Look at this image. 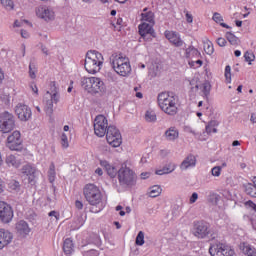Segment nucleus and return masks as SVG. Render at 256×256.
<instances>
[{
  "label": "nucleus",
  "instance_id": "nucleus-36",
  "mask_svg": "<svg viewBox=\"0 0 256 256\" xmlns=\"http://www.w3.org/2000/svg\"><path fill=\"white\" fill-rule=\"evenodd\" d=\"M213 21H215V23H219V25H221V27H224V29H231L229 25H227L226 23H223V16H221L217 12L213 14Z\"/></svg>",
  "mask_w": 256,
  "mask_h": 256
},
{
  "label": "nucleus",
  "instance_id": "nucleus-61",
  "mask_svg": "<svg viewBox=\"0 0 256 256\" xmlns=\"http://www.w3.org/2000/svg\"><path fill=\"white\" fill-rule=\"evenodd\" d=\"M150 175L151 174L149 172H143L141 173L140 177L141 179H149Z\"/></svg>",
  "mask_w": 256,
  "mask_h": 256
},
{
  "label": "nucleus",
  "instance_id": "nucleus-34",
  "mask_svg": "<svg viewBox=\"0 0 256 256\" xmlns=\"http://www.w3.org/2000/svg\"><path fill=\"white\" fill-rule=\"evenodd\" d=\"M244 189L247 195L256 199V186H253V183H247L244 185Z\"/></svg>",
  "mask_w": 256,
  "mask_h": 256
},
{
  "label": "nucleus",
  "instance_id": "nucleus-24",
  "mask_svg": "<svg viewBox=\"0 0 256 256\" xmlns=\"http://www.w3.org/2000/svg\"><path fill=\"white\" fill-rule=\"evenodd\" d=\"M141 21H143V23H148L149 25H155V13L148 11V8H144L143 13L141 14Z\"/></svg>",
  "mask_w": 256,
  "mask_h": 256
},
{
  "label": "nucleus",
  "instance_id": "nucleus-28",
  "mask_svg": "<svg viewBox=\"0 0 256 256\" xmlns=\"http://www.w3.org/2000/svg\"><path fill=\"white\" fill-rule=\"evenodd\" d=\"M203 47L206 55H213L215 53V48L213 47V42L209 38H204Z\"/></svg>",
  "mask_w": 256,
  "mask_h": 256
},
{
  "label": "nucleus",
  "instance_id": "nucleus-55",
  "mask_svg": "<svg viewBox=\"0 0 256 256\" xmlns=\"http://www.w3.org/2000/svg\"><path fill=\"white\" fill-rule=\"evenodd\" d=\"M186 21L187 23H193V15L186 11Z\"/></svg>",
  "mask_w": 256,
  "mask_h": 256
},
{
  "label": "nucleus",
  "instance_id": "nucleus-56",
  "mask_svg": "<svg viewBox=\"0 0 256 256\" xmlns=\"http://www.w3.org/2000/svg\"><path fill=\"white\" fill-rule=\"evenodd\" d=\"M23 23H29V21L23 20V21L19 22V20H16L14 22V27H22Z\"/></svg>",
  "mask_w": 256,
  "mask_h": 256
},
{
  "label": "nucleus",
  "instance_id": "nucleus-19",
  "mask_svg": "<svg viewBox=\"0 0 256 256\" xmlns=\"http://www.w3.org/2000/svg\"><path fill=\"white\" fill-rule=\"evenodd\" d=\"M100 166L104 169L110 179H115L119 175V169L115 164L109 163L107 160H100Z\"/></svg>",
  "mask_w": 256,
  "mask_h": 256
},
{
  "label": "nucleus",
  "instance_id": "nucleus-5",
  "mask_svg": "<svg viewBox=\"0 0 256 256\" xmlns=\"http://www.w3.org/2000/svg\"><path fill=\"white\" fill-rule=\"evenodd\" d=\"M80 85L84 91L91 95H97V93H103L105 91V82L99 77L84 76L80 80Z\"/></svg>",
  "mask_w": 256,
  "mask_h": 256
},
{
  "label": "nucleus",
  "instance_id": "nucleus-6",
  "mask_svg": "<svg viewBox=\"0 0 256 256\" xmlns=\"http://www.w3.org/2000/svg\"><path fill=\"white\" fill-rule=\"evenodd\" d=\"M118 182L121 187H133L137 182V174L126 164H122L118 172Z\"/></svg>",
  "mask_w": 256,
  "mask_h": 256
},
{
  "label": "nucleus",
  "instance_id": "nucleus-31",
  "mask_svg": "<svg viewBox=\"0 0 256 256\" xmlns=\"http://www.w3.org/2000/svg\"><path fill=\"white\" fill-rule=\"evenodd\" d=\"M217 127H219V123L216 120H212L206 125V133L211 135V133H217Z\"/></svg>",
  "mask_w": 256,
  "mask_h": 256
},
{
  "label": "nucleus",
  "instance_id": "nucleus-27",
  "mask_svg": "<svg viewBox=\"0 0 256 256\" xmlns=\"http://www.w3.org/2000/svg\"><path fill=\"white\" fill-rule=\"evenodd\" d=\"M185 57L187 59H199L201 57V52L193 46H190L186 49Z\"/></svg>",
  "mask_w": 256,
  "mask_h": 256
},
{
  "label": "nucleus",
  "instance_id": "nucleus-23",
  "mask_svg": "<svg viewBox=\"0 0 256 256\" xmlns=\"http://www.w3.org/2000/svg\"><path fill=\"white\" fill-rule=\"evenodd\" d=\"M195 165H197V158L193 154H190L183 160L180 169L187 170L191 167H195Z\"/></svg>",
  "mask_w": 256,
  "mask_h": 256
},
{
  "label": "nucleus",
  "instance_id": "nucleus-13",
  "mask_svg": "<svg viewBox=\"0 0 256 256\" xmlns=\"http://www.w3.org/2000/svg\"><path fill=\"white\" fill-rule=\"evenodd\" d=\"M153 27H155V24H148L147 22L139 24L138 33L144 41H153L157 37Z\"/></svg>",
  "mask_w": 256,
  "mask_h": 256
},
{
  "label": "nucleus",
  "instance_id": "nucleus-4",
  "mask_svg": "<svg viewBox=\"0 0 256 256\" xmlns=\"http://www.w3.org/2000/svg\"><path fill=\"white\" fill-rule=\"evenodd\" d=\"M104 61L103 54L90 50L86 53L84 68L90 75H95L101 71Z\"/></svg>",
  "mask_w": 256,
  "mask_h": 256
},
{
  "label": "nucleus",
  "instance_id": "nucleus-52",
  "mask_svg": "<svg viewBox=\"0 0 256 256\" xmlns=\"http://www.w3.org/2000/svg\"><path fill=\"white\" fill-rule=\"evenodd\" d=\"M197 199H199V194H197L196 192H194L192 194V196L190 197V203L193 204L197 201Z\"/></svg>",
  "mask_w": 256,
  "mask_h": 256
},
{
  "label": "nucleus",
  "instance_id": "nucleus-64",
  "mask_svg": "<svg viewBox=\"0 0 256 256\" xmlns=\"http://www.w3.org/2000/svg\"><path fill=\"white\" fill-rule=\"evenodd\" d=\"M253 186L256 187V176L252 177Z\"/></svg>",
  "mask_w": 256,
  "mask_h": 256
},
{
  "label": "nucleus",
  "instance_id": "nucleus-53",
  "mask_svg": "<svg viewBox=\"0 0 256 256\" xmlns=\"http://www.w3.org/2000/svg\"><path fill=\"white\" fill-rule=\"evenodd\" d=\"M139 89H141V87H135V88H134V91L136 92L135 96H136L138 99H143V93L138 92Z\"/></svg>",
  "mask_w": 256,
  "mask_h": 256
},
{
  "label": "nucleus",
  "instance_id": "nucleus-20",
  "mask_svg": "<svg viewBox=\"0 0 256 256\" xmlns=\"http://www.w3.org/2000/svg\"><path fill=\"white\" fill-rule=\"evenodd\" d=\"M164 36L169 41V43H171V45H174V47H183V41L179 33L171 30H166L164 32Z\"/></svg>",
  "mask_w": 256,
  "mask_h": 256
},
{
  "label": "nucleus",
  "instance_id": "nucleus-38",
  "mask_svg": "<svg viewBox=\"0 0 256 256\" xmlns=\"http://www.w3.org/2000/svg\"><path fill=\"white\" fill-rule=\"evenodd\" d=\"M145 119L148 123H155L157 121V114L153 110H148L145 113Z\"/></svg>",
  "mask_w": 256,
  "mask_h": 256
},
{
  "label": "nucleus",
  "instance_id": "nucleus-30",
  "mask_svg": "<svg viewBox=\"0 0 256 256\" xmlns=\"http://www.w3.org/2000/svg\"><path fill=\"white\" fill-rule=\"evenodd\" d=\"M173 171H175V164L170 163L163 169L156 170V175H167L169 173H173Z\"/></svg>",
  "mask_w": 256,
  "mask_h": 256
},
{
  "label": "nucleus",
  "instance_id": "nucleus-1",
  "mask_svg": "<svg viewBox=\"0 0 256 256\" xmlns=\"http://www.w3.org/2000/svg\"><path fill=\"white\" fill-rule=\"evenodd\" d=\"M84 199L91 205V213H101L103 211V193L97 185L86 184L83 188Z\"/></svg>",
  "mask_w": 256,
  "mask_h": 256
},
{
  "label": "nucleus",
  "instance_id": "nucleus-7",
  "mask_svg": "<svg viewBox=\"0 0 256 256\" xmlns=\"http://www.w3.org/2000/svg\"><path fill=\"white\" fill-rule=\"evenodd\" d=\"M193 235L198 239H205L206 237H209V235L211 240L217 239V232L211 230L209 223L205 221L194 223Z\"/></svg>",
  "mask_w": 256,
  "mask_h": 256
},
{
  "label": "nucleus",
  "instance_id": "nucleus-60",
  "mask_svg": "<svg viewBox=\"0 0 256 256\" xmlns=\"http://www.w3.org/2000/svg\"><path fill=\"white\" fill-rule=\"evenodd\" d=\"M5 80V72H3V69L0 67V85Z\"/></svg>",
  "mask_w": 256,
  "mask_h": 256
},
{
  "label": "nucleus",
  "instance_id": "nucleus-48",
  "mask_svg": "<svg viewBox=\"0 0 256 256\" xmlns=\"http://www.w3.org/2000/svg\"><path fill=\"white\" fill-rule=\"evenodd\" d=\"M189 65L190 67H193V69H198V67H201L203 65V61L201 60L190 61Z\"/></svg>",
  "mask_w": 256,
  "mask_h": 256
},
{
  "label": "nucleus",
  "instance_id": "nucleus-25",
  "mask_svg": "<svg viewBox=\"0 0 256 256\" xmlns=\"http://www.w3.org/2000/svg\"><path fill=\"white\" fill-rule=\"evenodd\" d=\"M5 162L8 167H14V169H19V167H21V159H19L18 155L10 154L6 156Z\"/></svg>",
  "mask_w": 256,
  "mask_h": 256
},
{
  "label": "nucleus",
  "instance_id": "nucleus-10",
  "mask_svg": "<svg viewBox=\"0 0 256 256\" xmlns=\"http://www.w3.org/2000/svg\"><path fill=\"white\" fill-rule=\"evenodd\" d=\"M106 141L110 147H121V143H123V137L121 136V132L115 126H109L106 132Z\"/></svg>",
  "mask_w": 256,
  "mask_h": 256
},
{
  "label": "nucleus",
  "instance_id": "nucleus-47",
  "mask_svg": "<svg viewBox=\"0 0 256 256\" xmlns=\"http://www.w3.org/2000/svg\"><path fill=\"white\" fill-rule=\"evenodd\" d=\"M210 91H211V84L204 83L202 85V93L207 96V95H209Z\"/></svg>",
  "mask_w": 256,
  "mask_h": 256
},
{
  "label": "nucleus",
  "instance_id": "nucleus-26",
  "mask_svg": "<svg viewBox=\"0 0 256 256\" xmlns=\"http://www.w3.org/2000/svg\"><path fill=\"white\" fill-rule=\"evenodd\" d=\"M239 249H240V251H242V253H244V255L256 256L255 247L249 245L248 243H245V242L240 243Z\"/></svg>",
  "mask_w": 256,
  "mask_h": 256
},
{
  "label": "nucleus",
  "instance_id": "nucleus-18",
  "mask_svg": "<svg viewBox=\"0 0 256 256\" xmlns=\"http://www.w3.org/2000/svg\"><path fill=\"white\" fill-rule=\"evenodd\" d=\"M15 113L20 121H29L31 119V108L25 104H18Z\"/></svg>",
  "mask_w": 256,
  "mask_h": 256
},
{
  "label": "nucleus",
  "instance_id": "nucleus-41",
  "mask_svg": "<svg viewBox=\"0 0 256 256\" xmlns=\"http://www.w3.org/2000/svg\"><path fill=\"white\" fill-rule=\"evenodd\" d=\"M244 59L248 63V65H251V63L255 61V53H253L252 51H246L244 53Z\"/></svg>",
  "mask_w": 256,
  "mask_h": 256
},
{
  "label": "nucleus",
  "instance_id": "nucleus-11",
  "mask_svg": "<svg viewBox=\"0 0 256 256\" xmlns=\"http://www.w3.org/2000/svg\"><path fill=\"white\" fill-rule=\"evenodd\" d=\"M6 147L10 149V151H21L23 149V138L19 130H15L8 135Z\"/></svg>",
  "mask_w": 256,
  "mask_h": 256
},
{
  "label": "nucleus",
  "instance_id": "nucleus-43",
  "mask_svg": "<svg viewBox=\"0 0 256 256\" xmlns=\"http://www.w3.org/2000/svg\"><path fill=\"white\" fill-rule=\"evenodd\" d=\"M224 77L227 84L231 83V66L225 67Z\"/></svg>",
  "mask_w": 256,
  "mask_h": 256
},
{
  "label": "nucleus",
  "instance_id": "nucleus-46",
  "mask_svg": "<svg viewBox=\"0 0 256 256\" xmlns=\"http://www.w3.org/2000/svg\"><path fill=\"white\" fill-rule=\"evenodd\" d=\"M115 31H121L123 27V18H118L116 23L113 24Z\"/></svg>",
  "mask_w": 256,
  "mask_h": 256
},
{
  "label": "nucleus",
  "instance_id": "nucleus-21",
  "mask_svg": "<svg viewBox=\"0 0 256 256\" xmlns=\"http://www.w3.org/2000/svg\"><path fill=\"white\" fill-rule=\"evenodd\" d=\"M13 241V234L9 230L0 229V250Z\"/></svg>",
  "mask_w": 256,
  "mask_h": 256
},
{
  "label": "nucleus",
  "instance_id": "nucleus-15",
  "mask_svg": "<svg viewBox=\"0 0 256 256\" xmlns=\"http://www.w3.org/2000/svg\"><path fill=\"white\" fill-rule=\"evenodd\" d=\"M14 213L11 205L4 201H0V221L2 223H11Z\"/></svg>",
  "mask_w": 256,
  "mask_h": 256
},
{
  "label": "nucleus",
  "instance_id": "nucleus-17",
  "mask_svg": "<svg viewBox=\"0 0 256 256\" xmlns=\"http://www.w3.org/2000/svg\"><path fill=\"white\" fill-rule=\"evenodd\" d=\"M47 95H50V99L45 100V106L44 111L46 115H53V103L57 104L59 103L60 95H59V88L56 87V93H49L47 92Z\"/></svg>",
  "mask_w": 256,
  "mask_h": 256
},
{
  "label": "nucleus",
  "instance_id": "nucleus-29",
  "mask_svg": "<svg viewBox=\"0 0 256 256\" xmlns=\"http://www.w3.org/2000/svg\"><path fill=\"white\" fill-rule=\"evenodd\" d=\"M73 247V240H71V238L64 240L63 251L65 255H71V253H73Z\"/></svg>",
  "mask_w": 256,
  "mask_h": 256
},
{
  "label": "nucleus",
  "instance_id": "nucleus-2",
  "mask_svg": "<svg viewBox=\"0 0 256 256\" xmlns=\"http://www.w3.org/2000/svg\"><path fill=\"white\" fill-rule=\"evenodd\" d=\"M158 106L161 111L170 117L179 113V97L173 92H161L158 97Z\"/></svg>",
  "mask_w": 256,
  "mask_h": 256
},
{
  "label": "nucleus",
  "instance_id": "nucleus-49",
  "mask_svg": "<svg viewBox=\"0 0 256 256\" xmlns=\"http://www.w3.org/2000/svg\"><path fill=\"white\" fill-rule=\"evenodd\" d=\"M190 85L191 91H193L194 93H196V91H199V87H201V85L197 84V81L195 80L190 81Z\"/></svg>",
  "mask_w": 256,
  "mask_h": 256
},
{
  "label": "nucleus",
  "instance_id": "nucleus-50",
  "mask_svg": "<svg viewBox=\"0 0 256 256\" xmlns=\"http://www.w3.org/2000/svg\"><path fill=\"white\" fill-rule=\"evenodd\" d=\"M244 205L245 207H250V209H253V211L256 210V204L251 200L246 201Z\"/></svg>",
  "mask_w": 256,
  "mask_h": 256
},
{
  "label": "nucleus",
  "instance_id": "nucleus-33",
  "mask_svg": "<svg viewBox=\"0 0 256 256\" xmlns=\"http://www.w3.org/2000/svg\"><path fill=\"white\" fill-rule=\"evenodd\" d=\"M226 39L230 43V45H234L235 47H237V45L241 43V40H239L237 36H235V34L231 32L226 33Z\"/></svg>",
  "mask_w": 256,
  "mask_h": 256
},
{
  "label": "nucleus",
  "instance_id": "nucleus-8",
  "mask_svg": "<svg viewBox=\"0 0 256 256\" xmlns=\"http://www.w3.org/2000/svg\"><path fill=\"white\" fill-rule=\"evenodd\" d=\"M209 253L211 256H234L235 250L230 245L219 242L210 246Z\"/></svg>",
  "mask_w": 256,
  "mask_h": 256
},
{
  "label": "nucleus",
  "instance_id": "nucleus-54",
  "mask_svg": "<svg viewBox=\"0 0 256 256\" xmlns=\"http://www.w3.org/2000/svg\"><path fill=\"white\" fill-rule=\"evenodd\" d=\"M30 88L32 89L33 93H35V95H39V89L37 88V85L35 83H32L30 85Z\"/></svg>",
  "mask_w": 256,
  "mask_h": 256
},
{
  "label": "nucleus",
  "instance_id": "nucleus-45",
  "mask_svg": "<svg viewBox=\"0 0 256 256\" xmlns=\"http://www.w3.org/2000/svg\"><path fill=\"white\" fill-rule=\"evenodd\" d=\"M222 167L215 166L211 169V173L213 177H219L221 175Z\"/></svg>",
  "mask_w": 256,
  "mask_h": 256
},
{
  "label": "nucleus",
  "instance_id": "nucleus-37",
  "mask_svg": "<svg viewBox=\"0 0 256 256\" xmlns=\"http://www.w3.org/2000/svg\"><path fill=\"white\" fill-rule=\"evenodd\" d=\"M57 172H55V163H51L48 170V179L51 183H55V177Z\"/></svg>",
  "mask_w": 256,
  "mask_h": 256
},
{
  "label": "nucleus",
  "instance_id": "nucleus-35",
  "mask_svg": "<svg viewBox=\"0 0 256 256\" xmlns=\"http://www.w3.org/2000/svg\"><path fill=\"white\" fill-rule=\"evenodd\" d=\"M162 191H163V189H161V186L154 185L150 188L149 197H152V198L159 197V195H161Z\"/></svg>",
  "mask_w": 256,
  "mask_h": 256
},
{
  "label": "nucleus",
  "instance_id": "nucleus-12",
  "mask_svg": "<svg viewBox=\"0 0 256 256\" xmlns=\"http://www.w3.org/2000/svg\"><path fill=\"white\" fill-rule=\"evenodd\" d=\"M107 129H109V120L107 117L100 114L94 119V133L97 137H103L106 135Z\"/></svg>",
  "mask_w": 256,
  "mask_h": 256
},
{
  "label": "nucleus",
  "instance_id": "nucleus-16",
  "mask_svg": "<svg viewBox=\"0 0 256 256\" xmlns=\"http://www.w3.org/2000/svg\"><path fill=\"white\" fill-rule=\"evenodd\" d=\"M36 16L43 21L49 22L55 19V12L47 6H38L36 8Z\"/></svg>",
  "mask_w": 256,
  "mask_h": 256
},
{
  "label": "nucleus",
  "instance_id": "nucleus-44",
  "mask_svg": "<svg viewBox=\"0 0 256 256\" xmlns=\"http://www.w3.org/2000/svg\"><path fill=\"white\" fill-rule=\"evenodd\" d=\"M29 77L35 79L37 77V67L30 63L29 65Z\"/></svg>",
  "mask_w": 256,
  "mask_h": 256
},
{
  "label": "nucleus",
  "instance_id": "nucleus-39",
  "mask_svg": "<svg viewBox=\"0 0 256 256\" xmlns=\"http://www.w3.org/2000/svg\"><path fill=\"white\" fill-rule=\"evenodd\" d=\"M1 5L7 10V11H13L15 9V4L13 3V0H0Z\"/></svg>",
  "mask_w": 256,
  "mask_h": 256
},
{
  "label": "nucleus",
  "instance_id": "nucleus-14",
  "mask_svg": "<svg viewBox=\"0 0 256 256\" xmlns=\"http://www.w3.org/2000/svg\"><path fill=\"white\" fill-rule=\"evenodd\" d=\"M21 173L27 177L30 185H35L37 183V173H39V170H37V167H35L33 164L28 163L23 165L21 168Z\"/></svg>",
  "mask_w": 256,
  "mask_h": 256
},
{
  "label": "nucleus",
  "instance_id": "nucleus-22",
  "mask_svg": "<svg viewBox=\"0 0 256 256\" xmlns=\"http://www.w3.org/2000/svg\"><path fill=\"white\" fill-rule=\"evenodd\" d=\"M16 232L19 237H27V235L31 233V228H29V224H27V222L21 220L16 223Z\"/></svg>",
  "mask_w": 256,
  "mask_h": 256
},
{
  "label": "nucleus",
  "instance_id": "nucleus-57",
  "mask_svg": "<svg viewBox=\"0 0 256 256\" xmlns=\"http://www.w3.org/2000/svg\"><path fill=\"white\" fill-rule=\"evenodd\" d=\"M49 217H55V219H59V213H57V211L52 210L49 212Z\"/></svg>",
  "mask_w": 256,
  "mask_h": 256
},
{
  "label": "nucleus",
  "instance_id": "nucleus-3",
  "mask_svg": "<svg viewBox=\"0 0 256 256\" xmlns=\"http://www.w3.org/2000/svg\"><path fill=\"white\" fill-rule=\"evenodd\" d=\"M110 64L115 73L120 77H129L131 75L132 68L129 57L121 53H114L110 57Z\"/></svg>",
  "mask_w": 256,
  "mask_h": 256
},
{
  "label": "nucleus",
  "instance_id": "nucleus-32",
  "mask_svg": "<svg viewBox=\"0 0 256 256\" xmlns=\"http://www.w3.org/2000/svg\"><path fill=\"white\" fill-rule=\"evenodd\" d=\"M165 135L168 141H175L179 137V132L174 128H170L165 132Z\"/></svg>",
  "mask_w": 256,
  "mask_h": 256
},
{
  "label": "nucleus",
  "instance_id": "nucleus-59",
  "mask_svg": "<svg viewBox=\"0 0 256 256\" xmlns=\"http://www.w3.org/2000/svg\"><path fill=\"white\" fill-rule=\"evenodd\" d=\"M21 37H23V39H29V32H27V30H22Z\"/></svg>",
  "mask_w": 256,
  "mask_h": 256
},
{
  "label": "nucleus",
  "instance_id": "nucleus-63",
  "mask_svg": "<svg viewBox=\"0 0 256 256\" xmlns=\"http://www.w3.org/2000/svg\"><path fill=\"white\" fill-rule=\"evenodd\" d=\"M250 121H251L252 123H256V116H255V114H252V115H251Z\"/></svg>",
  "mask_w": 256,
  "mask_h": 256
},
{
  "label": "nucleus",
  "instance_id": "nucleus-42",
  "mask_svg": "<svg viewBox=\"0 0 256 256\" xmlns=\"http://www.w3.org/2000/svg\"><path fill=\"white\" fill-rule=\"evenodd\" d=\"M136 245L139 247H142V245H145V233L143 231H140L136 237Z\"/></svg>",
  "mask_w": 256,
  "mask_h": 256
},
{
  "label": "nucleus",
  "instance_id": "nucleus-62",
  "mask_svg": "<svg viewBox=\"0 0 256 256\" xmlns=\"http://www.w3.org/2000/svg\"><path fill=\"white\" fill-rule=\"evenodd\" d=\"M95 173H96V175H99V176L101 177V175H103V169L97 168V169L95 170Z\"/></svg>",
  "mask_w": 256,
  "mask_h": 256
},
{
  "label": "nucleus",
  "instance_id": "nucleus-40",
  "mask_svg": "<svg viewBox=\"0 0 256 256\" xmlns=\"http://www.w3.org/2000/svg\"><path fill=\"white\" fill-rule=\"evenodd\" d=\"M60 144L62 149H69V138L67 137V134L62 133L60 136Z\"/></svg>",
  "mask_w": 256,
  "mask_h": 256
},
{
  "label": "nucleus",
  "instance_id": "nucleus-58",
  "mask_svg": "<svg viewBox=\"0 0 256 256\" xmlns=\"http://www.w3.org/2000/svg\"><path fill=\"white\" fill-rule=\"evenodd\" d=\"M75 207H76V209H79L81 211V209H83V202L76 200Z\"/></svg>",
  "mask_w": 256,
  "mask_h": 256
},
{
  "label": "nucleus",
  "instance_id": "nucleus-9",
  "mask_svg": "<svg viewBox=\"0 0 256 256\" xmlns=\"http://www.w3.org/2000/svg\"><path fill=\"white\" fill-rule=\"evenodd\" d=\"M15 129V116L8 111L0 114V131L1 133H11Z\"/></svg>",
  "mask_w": 256,
  "mask_h": 256
},
{
  "label": "nucleus",
  "instance_id": "nucleus-51",
  "mask_svg": "<svg viewBox=\"0 0 256 256\" xmlns=\"http://www.w3.org/2000/svg\"><path fill=\"white\" fill-rule=\"evenodd\" d=\"M217 45H219V47H225L227 45V40H225L223 37H220L217 39Z\"/></svg>",
  "mask_w": 256,
  "mask_h": 256
}]
</instances>
